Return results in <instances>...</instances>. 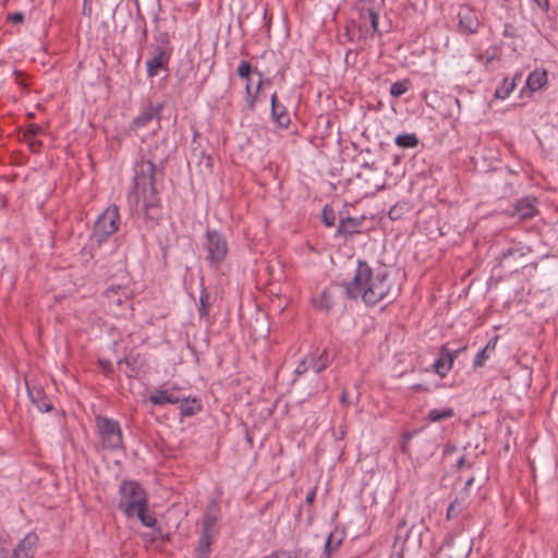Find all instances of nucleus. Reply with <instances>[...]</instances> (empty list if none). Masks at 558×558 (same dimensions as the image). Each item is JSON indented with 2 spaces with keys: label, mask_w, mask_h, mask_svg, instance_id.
I'll use <instances>...</instances> for the list:
<instances>
[{
  "label": "nucleus",
  "mask_w": 558,
  "mask_h": 558,
  "mask_svg": "<svg viewBox=\"0 0 558 558\" xmlns=\"http://www.w3.org/2000/svg\"><path fill=\"white\" fill-rule=\"evenodd\" d=\"M515 27L510 24H506L502 34L505 37L513 38L515 37Z\"/></svg>",
  "instance_id": "obj_40"
},
{
  "label": "nucleus",
  "mask_w": 558,
  "mask_h": 558,
  "mask_svg": "<svg viewBox=\"0 0 558 558\" xmlns=\"http://www.w3.org/2000/svg\"><path fill=\"white\" fill-rule=\"evenodd\" d=\"M340 401H341V403H342L343 405H348L349 400H348V393H347V391H344V390L342 391V393H341V398H340Z\"/></svg>",
  "instance_id": "obj_48"
},
{
  "label": "nucleus",
  "mask_w": 558,
  "mask_h": 558,
  "mask_svg": "<svg viewBox=\"0 0 558 558\" xmlns=\"http://www.w3.org/2000/svg\"><path fill=\"white\" fill-rule=\"evenodd\" d=\"M169 57L165 51H159L156 56L146 61L147 74L149 77L158 75L160 70H167Z\"/></svg>",
  "instance_id": "obj_18"
},
{
  "label": "nucleus",
  "mask_w": 558,
  "mask_h": 558,
  "mask_svg": "<svg viewBox=\"0 0 558 558\" xmlns=\"http://www.w3.org/2000/svg\"><path fill=\"white\" fill-rule=\"evenodd\" d=\"M521 77H522V74H518L511 81L508 78H505L502 82V85L497 87V89H496V97L500 98V99L507 98L510 95V93L514 89L515 81L521 80Z\"/></svg>",
  "instance_id": "obj_23"
},
{
  "label": "nucleus",
  "mask_w": 558,
  "mask_h": 558,
  "mask_svg": "<svg viewBox=\"0 0 558 558\" xmlns=\"http://www.w3.org/2000/svg\"><path fill=\"white\" fill-rule=\"evenodd\" d=\"M342 543V537H338L336 533H330L329 536L326 539L325 547H324V554L327 557H330L335 551L338 550Z\"/></svg>",
  "instance_id": "obj_27"
},
{
  "label": "nucleus",
  "mask_w": 558,
  "mask_h": 558,
  "mask_svg": "<svg viewBox=\"0 0 558 558\" xmlns=\"http://www.w3.org/2000/svg\"><path fill=\"white\" fill-rule=\"evenodd\" d=\"M498 336H494L488 342L487 344L484 347L485 350L489 353H492L495 348H496V344H497V341H498Z\"/></svg>",
  "instance_id": "obj_41"
},
{
  "label": "nucleus",
  "mask_w": 558,
  "mask_h": 558,
  "mask_svg": "<svg viewBox=\"0 0 558 558\" xmlns=\"http://www.w3.org/2000/svg\"><path fill=\"white\" fill-rule=\"evenodd\" d=\"M314 355H306L296 366L295 373L298 375L305 374L311 367L313 368Z\"/></svg>",
  "instance_id": "obj_33"
},
{
  "label": "nucleus",
  "mask_w": 558,
  "mask_h": 558,
  "mask_svg": "<svg viewBox=\"0 0 558 558\" xmlns=\"http://www.w3.org/2000/svg\"><path fill=\"white\" fill-rule=\"evenodd\" d=\"M409 89V81L395 82L390 87V95L395 98L401 97Z\"/></svg>",
  "instance_id": "obj_31"
},
{
  "label": "nucleus",
  "mask_w": 558,
  "mask_h": 558,
  "mask_svg": "<svg viewBox=\"0 0 558 558\" xmlns=\"http://www.w3.org/2000/svg\"><path fill=\"white\" fill-rule=\"evenodd\" d=\"M209 294L203 289L199 298V316L201 318H204L208 315V307H209Z\"/></svg>",
  "instance_id": "obj_34"
},
{
  "label": "nucleus",
  "mask_w": 558,
  "mask_h": 558,
  "mask_svg": "<svg viewBox=\"0 0 558 558\" xmlns=\"http://www.w3.org/2000/svg\"><path fill=\"white\" fill-rule=\"evenodd\" d=\"M459 27L462 32L474 34L480 27V21L472 10H464L459 13Z\"/></svg>",
  "instance_id": "obj_16"
},
{
  "label": "nucleus",
  "mask_w": 558,
  "mask_h": 558,
  "mask_svg": "<svg viewBox=\"0 0 558 558\" xmlns=\"http://www.w3.org/2000/svg\"><path fill=\"white\" fill-rule=\"evenodd\" d=\"M453 410L451 408L445 409H433L428 412L427 420L429 422H440L453 416Z\"/></svg>",
  "instance_id": "obj_25"
},
{
  "label": "nucleus",
  "mask_w": 558,
  "mask_h": 558,
  "mask_svg": "<svg viewBox=\"0 0 558 558\" xmlns=\"http://www.w3.org/2000/svg\"><path fill=\"white\" fill-rule=\"evenodd\" d=\"M330 362L331 357L329 353L327 352V350H324L317 359L314 356L313 369L315 371V373L318 374L326 369Z\"/></svg>",
  "instance_id": "obj_29"
},
{
  "label": "nucleus",
  "mask_w": 558,
  "mask_h": 558,
  "mask_svg": "<svg viewBox=\"0 0 558 558\" xmlns=\"http://www.w3.org/2000/svg\"><path fill=\"white\" fill-rule=\"evenodd\" d=\"M157 189L154 187V192L136 193L143 197L144 207L148 216H154L159 209V198L157 197Z\"/></svg>",
  "instance_id": "obj_20"
},
{
  "label": "nucleus",
  "mask_w": 558,
  "mask_h": 558,
  "mask_svg": "<svg viewBox=\"0 0 558 558\" xmlns=\"http://www.w3.org/2000/svg\"><path fill=\"white\" fill-rule=\"evenodd\" d=\"M119 223L120 215L118 207H108L95 221L92 240L100 245L110 235L117 232Z\"/></svg>",
  "instance_id": "obj_5"
},
{
  "label": "nucleus",
  "mask_w": 558,
  "mask_h": 558,
  "mask_svg": "<svg viewBox=\"0 0 558 558\" xmlns=\"http://www.w3.org/2000/svg\"><path fill=\"white\" fill-rule=\"evenodd\" d=\"M211 535L207 531H202L196 548V558H208L210 554Z\"/></svg>",
  "instance_id": "obj_21"
},
{
  "label": "nucleus",
  "mask_w": 558,
  "mask_h": 558,
  "mask_svg": "<svg viewBox=\"0 0 558 558\" xmlns=\"http://www.w3.org/2000/svg\"><path fill=\"white\" fill-rule=\"evenodd\" d=\"M271 117L279 125L287 128L290 124V114L283 105H280L276 94L271 96Z\"/></svg>",
  "instance_id": "obj_17"
},
{
  "label": "nucleus",
  "mask_w": 558,
  "mask_h": 558,
  "mask_svg": "<svg viewBox=\"0 0 558 558\" xmlns=\"http://www.w3.org/2000/svg\"><path fill=\"white\" fill-rule=\"evenodd\" d=\"M474 477H470L465 483V489L472 485Z\"/></svg>",
  "instance_id": "obj_50"
},
{
  "label": "nucleus",
  "mask_w": 558,
  "mask_h": 558,
  "mask_svg": "<svg viewBox=\"0 0 558 558\" xmlns=\"http://www.w3.org/2000/svg\"><path fill=\"white\" fill-rule=\"evenodd\" d=\"M162 108H163L162 104H158L156 106L149 104V105L145 106L141 110L138 116L133 119L130 129L132 131H136V130L145 128L148 123H150L154 120L159 121L160 117H161Z\"/></svg>",
  "instance_id": "obj_9"
},
{
  "label": "nucleus",
  "mask_w": 558,
  "mask_h": 558,
  "mask_svg": "<svg viewBox=\"0 0 558 558\" xmlns=\"http://www.w3.org/2000/svg\"><path fill=\"white\" fill-rule=\"evenodd\" d=\"M147 506H138L135 511V515L141 520L142 524L147 527H153L156 525L157 520L153 514L147 512Z\"/></svg>",
  "instance_id": "obj_26"
},
{
  "label": "nucleus",
  "mask_w": 558,
  "mask_h": 558,
  "mask_svg": "<svg viewBox=\"0 0 558 558\" xmlns=\"http://www.w3.org/2000/svg\"><path fill=\"white\" fill-rule=\"evenodd\" d=\"M412 389L415 392H427V391H429V387L426 386V385H423V384H415V385L412 386Z\"/></svg>",
  "instance_id": "obj_44"
},
{
  "label": "nucleus",
  "mask_w": 558,
  "mask_h": 558,
  "mask_svg": "<svg viewBox=\"0 0 558 558\" xmlns=\"http://www.w3.org/2000/svg\"><path fill=\"white\" fill-rule=\"evenodd\" d=\"M410 210V206L407 202H399L395 204L388 211V216L391 220H399Z\"/></svg>",
  "instance_id": "obj_28"
},
{
  "label": "nucleus",
  "mask_w": 558,
  "mask_h": 558,
  "mask_svg": "<svg viewBox=\"0 0 558 558\" xmlns=\"http://www.w3.org/2000/svg\"><path fill=\"white\" fill-rule=\"evenodd\" d=\"M102 305L116 316L128 312L132 308L129 289L120 286L108 288L102 294Z\"/></svg>",
  "instance_id": "obj_6"
},
{
  "label": "nucleus",
  "mask_w": 558,
  "mask_h": 558,
  "mask_svg": "<svg viewBox=\"0 0 558 558\" xmlns=\"http://www.w3.org/2000/svg\"><path fill=\"white\" fill-rule=\"evenodd\" d=\"M359 28L363 36H373L378 32V14L373 9L360 11Z\"/></svg>",
  "instance_id": "obj_11"
},
{
  "label": "nucleus",
  "mask_w": 558,
  "mask_h": 558,
  "mask_svg": "<svg viewBox=\"0 0 558 558\" xmlns=\"http://www.w3.org/2000/svg\"><path fill=\"white\" fill-rule=\"evenodd\" d=\"M536 198L535 197H524L517 202L514 206V215H517L520 219H529L535 216L536 214Z\"/></svg>",
  "instance_id": "obj_15"
},
{
  "label": "nucleus",
  "mask_w": 558,
  "mask_h": 558,
  "mask_svg": "<svg viewBox=\"0 0 558 558\" xmlns=\"http://www.w3.org/2000/svg\"><path fill=\"white\" fill-rule=\"evenodd\" d=\"M414 527H415V524H412L409 532H411Z\"/></svg>",
  "instance_id": "obj_55"
},
{
  "label": "nucleus",
  "mask_w": 558,
  "mask_h": 558,
  "mask_svg": "<svg viewBox=\"0 0 558 558\" xmlns=\"http://www.w3.org/2000/svg\"><path fill=\"white\" fill-rule=\"evenodd\" d=\"M464 504L456 498L448 507L447 510V520H451L457 518L463 510Z\"/></svg>",
  "instance_id": "obj_32"
},
{
  "label": "nucleus",
  "mask_w": 558,
  "mask_h": 558,
  "mask_svg": "<svg viewBox=\"0 0 558 558\" xmlns=\"http://www.w3.org/2000/svg\"><path fill=\"white\" fill-rule=\"evenodd\" d=\"M137 3V0H134Z\"/></svg>",
  "instance_id": "obj_56"
},
{
  "label": "nucleus",
  "mask_w": 558,
  "mask_h": 558,
  "mask_svg": "<svg viewBox=\"0 0 558 558\" xmlns=\"http://www.w3.org/2000/svg\"><path fill=\"white\" fill-rule=\"evenodd\" d=\"M322 219L327 227H332L336 222V214L333 209L325 206L323 209Z\"/></svg>",
  "instance_id": "obj_35"
},
{
  "label": "nucleus",
  "mask_w": 558,
  "mask_h": 558,
  "mask_svg": "<svg viewBox=\"0 0 558 558\" xmlns=\"http://www.w3.org/2000/svg\"><path fill=\"white\" fill-rule=\"evenodd\" d=\"M8 20L13 24H20L24 21V14L22 12H14L8 15Z\"/></svg>",
  "instance_id": "obj_38"
},
{
  "label": "nucleus",
  "mask_w": 558,
  "mask_h": 558,
  "mask_svg": "<svg viewBox=\"0 0 558 558\" xmlns=\"http://www.w3.org/2000/svg\"><path fill=\"white\" fill-rule=\"evenodd\" d=\"M398 558H401V557H398Z\"/></svg>",
  "instance_id": "obj_57"
},
{
  "label": "nucleus",
  "mask_w": 558,
  "mask_h": 558,
  "mask_svg": "<svg viewBox=\"0 0 558 558\" xmlns=\"http://www.w3.org/2000/svg\"><path fill=\"white\" fill-rule=\"evenodd\" d=\"M515 253H519V250H518V248H513V247H511V248L507 250V251H506V252H504V253L501 254V256L499 257V262H500V263L505 262L508 257H510V256L514 255Z\"/></svg>",
  "instance_id": "obj_42"
},
{
  "label": "nucleus",
  "mask_w": 558,
  "mask_h": 558,
  "mask_svg": "<svg viewBox=\"0 0 558 558\" xmlns=\"http://www.w3.org/2000/svg\"><path fill=\"white\" fill-rule=\"evenodd\" d=\"M401 450L402 452H407V441L401 446Z\"/></svg>",
  "instance_id": "obj_51"
},
{
  "label": "nucleus",
  "mask_w": 558,
  "mask_h": 558,
  "mask_svg": "<svg viewBox=\"0 0 558 558\" xmlns=\"http://www.w3.org/2000/svg\"><path fill=\"white\" fill-rule=\"evenodd\" d=\"M216 520L209 515H206L203 523V531H207L210 533L211 527L214 526Z\"/></svg>",
  "instance_id": "obj_39"
},
{
  "label": "nucleus",
  "mask_w": 558,
  "mask_h": 558,
  "mask_svg": "<svg viewBox=\"0 0 558 558\" xmlns=\"http://www.w3.org/2000/svg\"><path fill=\"white\" fill-rule=\"evenodd\" d=\"M0 558H4V549L0 547Z\"/></svg>",
  "instance_id": "obj_53"
},
{
  "label": "nucleus",
  "mask_w": 558,
  "mask_h": 558,
  "mask_svg": "<svg viewBox=\"0 0 558 558\" xmlns=\"http://www.w3.org/2000/svg\"><path fill=\"white\" fill-rule=\"evenodd\" d=\"M315 497H316V489L313 488L308 492V494L306 496V499H305L306 504L312 505L315 500Z\"/></svg>",
  "instance_id": "obj_45"
},
{
  "label": "nucleus",
  "mask_w": 558,
  "mask_h": 558,
  "mask_svg": "<svg viewBox=\"0 0 558 558\" xmlns=\"http://www.w3.org/2000/svg\"><path fill=\"white\" fill-rule=\"evenodd\" d=\"M180 403V411L183 416H192L201 410V405L197 403L196 399H189L182 396Z\"/></svg>",
  "instance_id": "obj_24"
},
{
  "label": "nucleus",
  "mask_w": 558,
  "mask_h": 558,
  "mask_svg": "<svg viewBox=\"0 0 558 558\" xmlns=\"http://www.w3.org/2000/svg\"><path fill=\"white\" fill-rule=\"evenodd\" d=\"M396 144L402 148H413L418 144V140L415 134H401L396 137Z\"/></svg>",
  "instance_id": "obj_30"
},
{
  "label": "nucleus",
  "mask_w": 558,
  "mask_h": 558,
  "mask_svg": "<svg viewBox=\"0 0 558 558\" xmlns=\"http://www.w3.org/2000/svg\"><path fill=\"white\" fill-rule=\"evenodd\" d=\"M27 142L29 143V146H31V148H32L34 151H36V150L39 148V146L41 145V144H40V142L35 141L34 138H31V140H29V141H27Z\"/></svg>",
  "instance_id": "obj_46"
},
{
  "label": "nucleus",
  "mask_w": 558,
  "mask_h": 558,
  "mask_svg": "<svg viewBox=\"0 0 558 558\" xmlns=\"http://www.w3.org/2000/svg\"><path fill=\"white\" fill-rule=\"evenodd\" d=\"M466 347H462L454 351H450L446 345L441 347L440 357L437 359L434 363L435 372L440 376L445 377L447 373L451 369L453 360L458 357L459 353L464 351Z\"/></svg>",
  "instance_id": "obj_10"
},
{
  "label": "nucleus",
  "mask_w": 558,
  "mask_h": 558,
  "mask_svg": "<svg viewBox=\"0 0 558 558\" xmlns=\"http://www.w3.org/2000/svg\"><path fill=\"white\" fill-rule=\"evenodd\" d=\"M205 260L211 268H219L226 260L229 246L222 233L217 230H207L203 243Z\"/></svg>",
  "instance_id": "obj_3"
},
{
  "label": "nucleus",
  "mask_w": 558,
  "mask_h": 558,
  "mask_svg": "<svg viewBox=\"0 0 558 558\" xmlns=\"http://www.w3.org/2000/svg\"><path fill=\"white\" fill-rule=\"evenodd\" d=\"M364 221L363 217H345L339 221L338 229L336 231L337 236H352L360 233V228Z\"/></svg>",
  "instance_id": "obj_13"
},
{
  "label": "nucleus",
  "mask_w": 558,
  "mask_h": 558,
  "mask_svg": "<svg viewBox=\"0 0 558 558\" xmlns=\"http://www.w3.org/2000/svg\"><path fill=\"white\" fill-rule=\"evenodd\" d=\"M251 72H252L251 64L247 61H241V63L238 66V75L240 77H242V78H246L247 80V82H246V93H247V96H248V107L251 109H253L254 105H255V95L259 92L260 86H262V73L258 72V71H255V73L258 74L259 80L257 82V85H256V88H255V92H254V95H253L252 87H251V78L248 77Z\"/></svg>",
  "instance_id": "obj_12"
},
{
  "label": "nucleus",
  "mask_w": 558,
  "mask_h": 558,
  "mask_svg": "<svg viewBox=\"0 0 558 558\" xmlns=\"http://www.w3.org/2000/svg\"><path fill=\"white\" fill-rule=\"evenodd\" d=\"M119 494V508L129 518L135 517L138 506L148 505L146 492L134 481H123L120 485Z\"/></svg>",
  "instance_id": "obj_2"
},
{
  "label": "nucleus",
  "mask_w": 558,
  "mask_h": 558,
  "mask_svg": "<svg viewBox=\"0 0 558 558\" xmlns=\"http://www.w3.org/2000/svg\"><path fill=\"white\" fill-rule=\"evenodd\" d=\"M343 288L350 299H361L366 305H375L390 295L393 284L384 267L373 268L366 262H359L353 279Z\"/></svg>",
  "instance_id": "obj_1"
},
{
  "label": "nucleus",
  "mask_w": 558,
  "mask_h": 558,
  "mask_svg": "<svg viewBox=\"0 0 558 558\" xmlns=\"http://www.w3.org/2000/svg\"><path fill=\"white\" fill-rule=\"evenodd\" d=\"M27 391L32 402L38 408V410H40L41 412H49L50 410H52L51 400L46 396L41 387H28Z\"/></svg>",
  "instance_id": "obj_14"
},
{
  "label": "nucleus",
  "mask_w": 558,
  "mask_h": 558,
  "mask_svg": "<svg viewBox=\"0 0 558 558\" xmlns=\"http://www.w3.org/2000/svg\"><path fill=\"white\" fill-rule=\"evenodd\" d=\"M465 464V459L464 457L460 458L458 461H457V469L460 470L462 469V466Z\"/></svg>",
  "instance_id": "obj_49"
},
{
  "label": "nucleus",
  "mask_w": 558,
  "mask_h": 558,
  "mask_svg": "<svg viewBox=\"0 0 558 558\" xmlns=\"http://www.w3.org/2000/svg\"><path fill=\"white\" fill-rule=\"evenodd\" d=\"M408 522H407V519H401V521L399 522L398 526H397V535H396V541H398L399 538H401V532L402 530L407 526Z\"/></svg>",
  "instance_id": "obj_43"
},
{
  "label": "nucleus",
  "mask_w": 558,
  "mask_h": 558,
  "mask_svg": "<svg viewBox=\"0 0 558 558\" xmlns=\"http://www.w3.org/2000/svg\"><path fill=\"white\" fill-rule=\"evenodd\" d=\"M156 186V167L151 160H141L135 165V193L154 192Z\"/></svg>",
  "instance_id": "obj_7"
},
{
  "label": "nucleus",
  "mask_w": 558,
  "mask_h": 558,
  "mask_svg": "<svg viewBox=\"0 0 558 558\" xmlns=\"http://www.w3.org/2000/svg\"><path fill=\"white\" fill-rule=\"evenodd\" d=\"M182 400L181 388L173 386L170 388L159 387L155 389L148 397V401L158 407L166 404H175Z\"/></svg>",
  "instance_id": "obj_8"
},
{
  "label": "nucleus",
  "mask_w": 558,
  "mask_h": 558,
  "mask_svg": "<svg viewBox=\"0 0 558 558\" xmlns=\"http://www.w3.org/2000/svg\"><path fill=\"white\" fill-rule=\"evenodd\" d=\"M490 357V353L483 348L475 356L473 361V367H482L484 366L485 362Z\"/></svg>",
  "instance_id": "obj_36"
},
{
  "label": "nucleus",
  "mask_w": 558,
  "mask_h": 558,
  "mask_svg": "<svg viewBox=\"0 0 558 558\" xmlns=\"http://www.w3.org/2000/svg\"><path fill=\"white\" fill-rule=\"evenodd\" d=\"M96 426L100 439V445L106 450H117L123 446V437L118 421L98 415L96 416Z\"/></svg>",
  "instance_id": "obj_4"
},
{
  "label": "nucleus",
  "mask_w": 558,
  "mask_h": 558,
  "mask_svg": "<svg viewBox=\"0 0 558 558\" xmlns=\"http://www.w3.org/2000/svg\"><path fill=\"white\" fill-rule=\"evenodd\" d=\"M367 174H368V173H360V174H359V178H363V177H365V181H367Z\"/></svg>",
  "instance_id": "obj_52"
},
{
  "label": "nucleus",
  "mask_w": 558,
  "mask_h": 558,
  "mask_svg": "<svg viewBox=\"0 0 558 558\" xmlns=\"http://www.w3.org/2000/svg\"><path fill=\"white\" fill-rule=\"evenodd\" d=\"M383 186H384L383 183L376 182V183H374L373 185L369 186V192L371 193L377 192L380 189H383Z\"/></svg>",
  "instance_id": "obj_47"
},
{
  "label": "nucleus",
  "mask_w": 558,
  "mask_h": 558,
  "mask_svg": "<svg viewBox=\"0 0 558 558\" xmlns=\"http://www.w3.org/2000/svg\"><path fill=\"white\" fill-rule=\"evenodd\" d=\"M43 132L41 126L37 124H32L27 129V131L24 133L25 141H29L31 138H34L36 135L40 134Z\"/></svg>",
  "instance_id": "obj_37"
},
{
  "label": "nucleus",
  "mask_w": 558,
  "mask_h": 558,
  "mask_svg": "<svg viewBox=\"0 0 558 558\" xmlns=\"http://www.w3.org/2000/svg\"><path fill=\"white\" fill-rule=\"evenodd\" d=\"M547 84V72L545 70H534L526 77V86L531 92H537Z\"/></svg>",
  "instance_id": "obj_19"
},
{
  "label": "nucleus",
  "mask_w": 558,
  "mask_h": 558,
  "mask_svg": "<svg viewBox=\"0 0 558 558\" xmlns=\"http://www.w3.org/2000/svg\"><path fill=\"white\" fill-rule=\"evenodd\" d=\"M365 170H366L367 172H372V169H371L369 167H366V168H365Z\"/></svg>",
  "instance_id": "obj_54"
},
{
  "label": "nucleus",
  "mask_w": 558,
  "mask_h": 558,
  "mask_svg": "<svg viewBox=\"0 0 558 558\" xmlns=\"http://www.w3.org/2000/svg\"><path fill=\"white\" fill-rule=\"evenodd\" d=\"M313 304L322 311H329L332 306V295L329 290H323L317 296L313 298Z\"/></svg>",
  "instance_id": "obj_22"
}]
</instances>
